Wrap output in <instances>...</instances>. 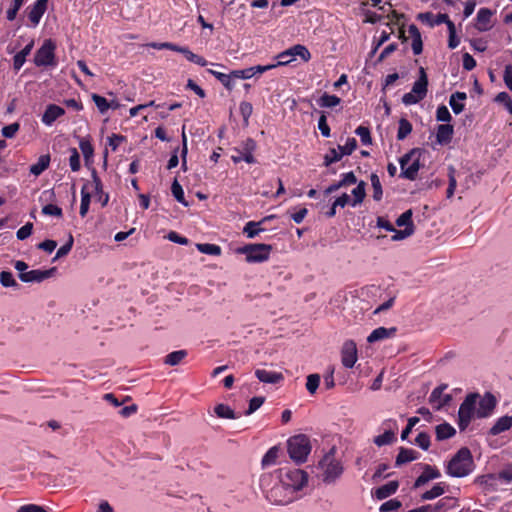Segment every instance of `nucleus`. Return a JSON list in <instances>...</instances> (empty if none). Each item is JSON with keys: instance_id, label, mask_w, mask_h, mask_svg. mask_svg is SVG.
<instances>
[{"instance_id": "nucleus-1", "label": "nucleus", "mask_w": 512, "mask_h": 512, "mask_svg": "<svg viewBox=\"0 0 512 512\" xmlns=\"http://www.w3.org/2000/svg\"><path fill=\"white\" fill-rule=\"evenodd\" d=\"M474 461L470 450L462 447L447 463L446 473L451 477L462 478L474 470Z\"/></svg>"}, {"instance_id": "nucleus-2", "label": "nucleus", "mask_w": 512, "mask_h": 512, "mask_svg": "<svg viewBox=\"0 0 512 512\" xmlns=\"http://www.w3.org/2000/svg\"><path fill=\"white\" fill-rule=\"evenodd\" d=\"M336 448L332 447L319 461L322 471V480L326 484L334 483L343 473L341 462L336 459Z\"/></svg>"}, {"instance_id": "nucleus-3", "label": "nucleus", "mask_w": 512, "mask_h": 512, "mask_svg": "<svg viewBox=\"0 0 512 512\" xmlns=\"http://www.w3.org/2000/svg\"><path fill=\"white\" fill-rule=\"evenodd\" d=\"M287 446L290 458L297 463L305 462L311 451L310 440L304 434L291 437Z\"/></svg>"}, {"instance_id": "nucleus-4", "label": "nucleus", "mask_w": 512, "mask_h": 512, "mask_svg": "<svg viewBox=\"0 0 512 512\" xmlns=\"http://www.w3.org/2000/svg\"><path fill=\"white\" fill-rule=\"evenodd\" d=\"M421 154V149L414 148L400 158L401 177L408 180L416 179L420 169Z\"/></svg>"}, {"instance_id": "nucleus-5", "label": "nucleus", "mask_w": 512, "mask_h": 512, "mask_svg": "<svg viewBox=\"0 0 512 512\" xmlns=\"http://www.w3.org/2000/svg\"><path fill=\"white\" fill-rule=\"evenodd\" d=\"M480 395L478 393L468 394L461 403L458 411V427L460 431L466 430L476 414V405Z\"/></svg>"}, {"instance_id": "nucleus-6", "label": "nucleus", "mask_w": 512, "mask_h": 512, "mask_svg": "<svg viewBox=\"0 0 512 512\" xmlns=\"http://www.w3.org/2000/svg\"><path fill=\"white\" fill-rule=\"evenodd\" d=\"M428 90V78L423 67L419 69V78L414 82L412 90L402 97L405 105H414L426 97Z\"/></svg>"}, {"instance_id": "nucleus-7", "label": "nucleus", "mask_w": 512, "mask_h": 512, "mask_svg": "<svg viewBox=\"0 0 512 512\" xmlns=\"http://www.w3.org/2000/svg\"><path fill=\"white\" fill-rule=\"evenodd\" d=\"M272 246L269 244H248L237 249L239 254L246 256L249 263H261L269 259Z\"/></svg>"}, {"instance_id": "nucleus-8", "label": "nucleus", "mask_w": 512, "mask_h": 512, "mask_svg": "<svg viewBox=\"0 0 512 512\" xmlns=\"http://www.w3.org/2000/svg\"><path fill=\"white\" fill-rule=\"evenodd\" d=\"M56 43L52 39L44 40L42 46L36 51L34 64L37 67L56 66Z\"/></svg>"}, {"instance_id": "nucleus-9", "label": "nucleus", "mask_w": 512, "mask_h": 512, "mask_svg": "<svg viewBox=\"0 0 512 512\" xmlns=\"http://www.w3.org/2000/svg\"><path fill=\"white\" fill-rule=\"evenodd\" d=\"M280 481L293 494L301 490L308 481L307 473L301 469H290L280 476Z\"/></svg>"}, {"instance_id": "nucleus-10", "label": "nucleus", "mask_w": 512, "mask_h": 512, "mask_svg": "<svg viewBox=\"0 0 512 512\" xmlns=\"http://www.w3.org/2000/svg\"><path fill=\"white\" fill-rule=\"evenodd\" d=\"M357 147L355 138H348L345 145H338V148H331L324 156V165L330 166L332 163L338 162L345 155H350Z\"/></svg>"}, {"instance_id": "nucleus-11", "label": "nucleus", "mask_w": 512, "mask_h": 512, "mask_svg": "<svg viewBox=\"0 0 512 512\" xmlns=\"http://www.w3.org/2000/svg\"><path fill=\"white\" fill-rule=\"evenodd\" d=\"M266 498L276 505H286L293 501L292 493L279 480L271 489L266 490Z\"/></svg>"}, {"instance_id": "nucleus-12", "label": "nucleus", "mask_w": 512, "mask_h": 512, "mask_svg": "<svg viewBox=\"0 0 512 512\" xmlns=\"http://www.w3.org/2000/svg\"><path fill=\"white\" fill-rule=\"evenodd\" d=\"M447 388V384H441L433 389L429 396V403L432 405L433 409L438 411L450 404L452 396L450 394H444Z\"/></svg>"}, {"instance_id": "nucleus-13", "label": "nucleus", "mask_w": 512, "mask_h": 512, "mask_svg": "<svg viewBox=\"0 0 512 512\" xmlns=\"http://www.w3.org/2000/svg\"><path fill=\"white\" fill-rule=\"evenodd\" d=\"M56 271V267H52L47 270L35 269L27 271L26 273H19L18 277L25 283H41L44 280L53 277Z\"/></svg>"}, {"instance_id": "nucleus-14", "label": "nucleus", "mask_w": 512, "mask_h": 512, "mask_svg": "<svg viewBox=\"0 0 512 512\" xmlns=\"http://www.w3.org/2000/svg\"><path fill=\"white\" fill-rule=\"evenodd\" d=\"M255 148H256V142L253 139L248 138L244 142L242 150L235 149V151L237 152V155H232L231 160L234 163H239L241 161H245L248 164H253L256 162V159L253 155Z\"/></svg>"}, {"instance_id": "nucleus-15", "label": "nucleus", "mask_w": 512, "mask_h": 512, "mask_svg": "<svg viewBox=\"0 0 512 512\" xmlns=\"http://www.w3.org/2000/svg\"><path fill=\"white\" fill-rule=\"evenodd\" d=\"M357 361V348L352 340L344 342L341 349V362L345 368H352Z\"/></svg>"}, {"instance_id": "nucleus-16", "label": "nucleus", "mask_w": 512, "mask_h": 512, "mask_svg": "<svg viewBox=\"0 0 512 512\" xmlns=\"http://www.w3.org/2000/svg\"><path fill=\"white\" fill-rule=\"evenodd\" d=\"M496 398L491 393H485L483 397H479L476 415L478 418L488 417L496 406Z\"/></svg>"}, {"instance_id": "nucleus-17", "label": "nucleus", "mask_w": 512, "mask_h": 512, "mask_svg": "<svg viewBox=\"0 0 512 512\" xmlns=\"http://www.w3.org/2000/svg\"><path fill=\"white\" fill-rule=\"evenodd\" d=\"M48 0H37L31 7H29L28 18L33 27H36L42 16L47 10Z\"/></svg>"}, {"instance_id": "nucleus-18", "label": "nucleus", "mask_w": 512, "mask_h": 512, "mask_svg": "<svg viewBox=\"0 0 512 512\" xmlns=\"http://www.w3.org/2000/svg\"><path fill=\"white\" fill-rule=\"evenodd\" d=\"M441 476L439 470L436 467L425 464L423 466V472L421 475L415 480L414 488H419L429 482L430 480L437 479Z\"/></svg>"}, {"instance_id": "nucleus-19", "label": "nucleus", "mask_w": 512, "mask_h": 512, "mask_svg": "<svg viewBox=\"0 0 512 512\" xmlns=\"http://www.w3.org/2000/svg\"><path fill=\"white\" fill-rule=\"evenodd\" d=\"M64 114L65 110L62 107L55 104H50L47 106L44 114L42 115V122L47 126H51L56 121V119Z\"/></svg>"}, {"instance_id": "nucleus-20", "label": "nucleus", "mask_w": 512, "mask_h": 512, "mask_svg": "<svg viewBox=\"0 0 512 512\" xmlns=\"http://www.w3.org/2000/svg\"><path fill=\"white\" fill-rule=\"evenodd\" d=\"M493 15V12L488 8H481L479 9L477 13V23L476 28L477 30L481 32L488 31L492 25H491V17Z\"/></svg>"}, {"instance_id": "nucleus-21", "label": "nucleus", "mask_w": 512, "mask_h": 512, "mask_svg": "<svg viewBox=\"0 0 512 512\" xmlns=\"http://www.w3.org/2000/svg\"><path fill=\"white\" fill-rule=\"evenodd\" d=\"M454 128L450 124H440L437 127L436 141L439 145H446L451 142Z\"/></svg>"}, {"instance_id": "nucleus-22", "label": "nucleus", "mask_w": 512, "mask_h": 512, "mask_svg": "<svg viewBox=\"0 0 512 512\" xmlns=\"http://www.w3.org/2000/svg\"><path fill=\"white\" fill-rule=\"evenodd\" d=\"M396 333V328H385V327H378L374 329L370 335L367 337V341L369 343H374L377 341H381L390 337H393Z\"/></svg>"}, {"instance_id": "nucleus-23", "label": "nucleus", "mask_w": 512, "mask_h": 512, "mask_svg": "<svg viewBox=\"0 0 512 512\" xmlns=\"http://www.w3.org/2000/svg\"><path fill=\"white\" fill-rule=\"evenodd\" d=\"M255 375L259 381L263 383L275 384L284 379L283 375L279 372L267 371L264 369H257Z\"/></svg>"}, {"instance_id": "nucleus-24", "label": "nucleus", "mask_w": 512, "mask_h": 512, "mask_svg": "<svg viewBox=\"0 0 512 512\" xmlns=\"http://www.w3.org/2000/svg\"><path fill=\"white\" fill-rule=\"evenodd\" d=\"M398 487H399L398 481H390L389 483L378 487L374 491V496L379 500H383V499L393 495L397 491Z\"/></svg>"}, {"instance_id": "nucleus-25", "label": "nucleus", "mask_w": 512, "mask_h": 512, "mask_svg": "<svg viewBox=\"0 0 512 512\" xmlns=\"http://www.w3.org/2000/svg\"><path fill=\"white\" fill-rule=\"evenodd\" d=\"M417 458H418V452H416L413 449H408V448L401 447L399 449V453H398V455L396 457L395 465L397 467H399V466H401V465H403L405 463L414 461Z\"/></svg>"}, {"instance_id": "nucleus-26", "label": "nucleus", "mask_w": 512, "mask_h": 512, "mask_svg": "<svg viewBox=\"0 0 512 512\" xmlns=\"http://www.w3.org/2000/svg\"><path fill=\"white\" fill-rule=\"evenodd\" d=\"M34 46L33 40L30 41L20 52L13 57V68L18 71L26 61V57L31 53Z\"/></svg>"}, {"instance_id": "nucleus-27", "label": "nucleus", "mask_w": 512, "mask_h": 512, "mask_svg": "<svg viewBox=\"0 0 512 512\" xmlns=\"http://www.w3.org/2000/svg\"><path fill=\"white\" fill-rule=\"evenodd\" d=\"M512 426V417L510 416H502L500 417L495 424L490 428L489 433L493 436L498 435L504 431H507Z\"/></svg>"}, {"instance_id": "nucleus-28", "label": "nucleus", "mask_w": 512, "mask_h": 512, "mask_svg": "<svg viewBox=\"0 0 512 512\" xmlns=\"http://www.w3.org/2000/svg\"><path fill=\"white\" fill-rule=\"evenodd\" d=\"M409 33L412 37V50L414 55L421 54L423 50V43L419 29L417 28L416 25L411 24L409 26Z\"/></svg>"}, {"instance_id": "nucleus-29", "label": "nucleus", "mask_w": 512, "mask_h": 512, "mask_svg": "<svg viewBox=\"0 0 512 512\" xmlns=\"http://www.w3.org/2000/svg\"><path fill=\"white\" fill-rule=\"evenodd\" d=\"M436 439L438 441H443L453 437L456 434V430L449 423H442L436 426L435 428Z\"/></svg>"}, {"instance_id": "nucleus-30", "label": "nucleus", "mask_w": 512, "mask_h": 512, "mask_svg": "<svg viewBox=\"0 0 512 512\" xmlns=\"http://www.w3.org/2000/svg\"><path fill=\"white\" fill-rule=\"evenodd\" d=\"M49 164H50V156L48 154L41 155L38 158L37 163L30 166L29 171L34 176H39L41 173H43L49 167Z\"/></svg>"}, {"instance_id": "nucleus-31", "label": "nucleus", "mask_w": 512, "mask_h": 512, "mask_svg": "<svg viewBox=\"0 0 512 512\" xmlns=\"http://www.w3.org/2000/svg\"><path fill=\"white\" fill-rule=\"evenodd\" d=\"M466 93L455 92L450 96L449 104L455 114H460L464 110V104L459 102L466 99Z\"/></svg>"}, {"instance_id": "nucleus-32", "label": "nucleus", "mask_w": 512, "mask_h": 512, "mask_svg": "<svg viewBox=\"0 0 512 512\" xmlns=\"http://www.w3.org/2000/svg\"><path fill=\"white\" fill-rule=\"evenodd\" d=\"M352 195L353 199L351 201V206L356 207L361 204L366 196V183L364 181H360L352 190Z\"/></svg>"}, {"instance_id": "nucleus-33", "label": "nucleus", "mask_w": 512, "mask_h": 512, "mask_svg": "<svg viewBox=\"0 0 512 512\" xmlns=\"http://www.w3.org/2000/svg\"><path fill=\"white\" fill-rule=\"evenodd\" d=\"M274 216H269V217H266L264 218L262 221L260 222H254V221H250V222H247L246 225L244 226L243 228V232L247 235L248 238H254L256 237L261 231H264L263 228H260V224L268 219H271L273 218Z\"/></svg>"}, {"instance_id": "nucleus-34", "label": "nucleus", "mask_w": 512, "mask_h": 512, "mask_svg": "<svg viewBox=\"0 0 512 512\" xmlns=\"http://www.w3.org/2000/svg\"><path fill=\"white\" fill-rule=\"evenodd\" d=\"M279 452L280 450L277 446L271 447L262 458V466L265 468L276 464Z\"/></svg>"}, {"instance_id": "nucleus-35", "label": "nucleus", "mask_w": 512, "mask_h": 512, "mask_svg": "<svg viewBox=\"0 0 512 512\" xmlns=\"http://www.w3.org/2000/svg\"><path fill=\"white\" fill-rule=\"evenodd\" d=\"M289 52L291 53V56L294 60L297 56L300 57L304 62L309 61L311 58L309 50L304 45H294L293 47L289 48Z\"/></svg>"}, {"instance_id": "nucleus-36", "label": "nucleus", "mask_w": 512, "mask_h": 512, "mask_svg": "<svg viewBox=\"0 0 512 512\" xmlns=\"http://www.w3.org/2000/svg\"><path fill=\"white\" fill-rule=\"evenodd\" d=\"M445 492V485L443 483L435 484L430 490L424 492L421 495L422 500H433Z\"/></svg>"}, {"instance_id": "nucleus-37", "label": "nucleus", "mask_w": 512, "mask_h": 512, "mask_svg": "<svg viewBox=\"0 0 512 512\" xmlns=\"http://www.w3.org/2000/svg\"><path fill=\"white\" fill-rule=\"evenodd\" d=\"M395 436L396 434L392 430H385L383 434L376 436L373 441L378 447H382L393 443L396 439Z\"/></svg>"}, {"instance_id": "nucleus-38", "label": "nucleus", "mask_w": 512, "mask_h": 512, "mask_svg": "<svg viewBox=\"0 0 512 512\" xmlns=\"http://www.w3.org/2000/svg\"><path fill=\"white\" fill-rule=\"evenodd\" d=\"M370 180H371V185L373 188V199L375 201H380L383 196V190H382V185H381L380 179L377 174L372 173L370 176Z\"/></svg>"}, {"instance_id": "nucleus-39", "label": "nucleus", "mask_w": 512, "mask_h": 512, "mask_svg": "<svg viewBox=\"0 0 512 512\" xmlns=\"http://www.w3.org/2000/svg\"><path fill=\"white\" fill-rule=\"evenodd\" d=\"M187 355L185 350H177L169 353L165 358V364L170 366L178 365Z\"/></svg>"}, {"instance_id": "nucleus-40", "label": "nucleus", "mask_w": 512, "mask_h": 512, "mask_svg": "<svg viewBox=\"0 0 512 512\" xmlns=\"http://www.w3.org/2000/svg\"><path fill=\"white\" fill-rule=\"evenodd\" d=\"M412 131V124L405 118L399 120L397 139L404 140Z\"/></svg>"}, {"instance_id": "nucleus-41", "label": "nucleus", "mask_w": 512, "mask_h": 512, "mask_svg": "<svg viewBox=\"0 0 512 512\" xmlns=\"http://www.w3.org/2000/svg\"><path fill=\"white\" fill-rule=\"evenodd\" d=\"M341 102V99L336 96V95H329L327 93H324L319 101H318V104L319 106L321 107H335L337 105H339Z\"/></svg>"}, {"instance_id": "nucleus-42", "label": "nucleus", "mask_w": 512, "mask_h": 512, "mask_svg": "<svg viewBox=\"0 0 512 512\" xmlns=\"http://www.w3.org/2000/svg\"><path fill=\"white\" fill-rule=\"evenodd\" d=\"M171 192L179 203L183 204L186 207L189 205L188 202L185 200L183 188L177 181V179H175L172 183Z\"/></svg>"}, {"instance_id": "nucleus-43", "label": "nucleus", "mask_w": 512, "mask_h": 512, "mask_svg": "<svg viewBox=\"0 0 512 512\" xmlns=\"http://www.w3.org/2000/svg\"><path fill=\"white\" fill-rule=\"evenodd\" d=\"M214 411H215V414L219 418H226V419H235L236 418L234 411L229 406H227L225 404H218L215 407Z\"/></svg>"}, {"instance_id": "nucleus-44", "label": "nucleus", "mask_w": 512, "mask_h": 512, "mask_svg": "<svg viewBox=\"0 0 512 512\" xmlns=\"http://www.w3.org/2000/svg\"><path fill=\"white\" fill-rule=\"evenodd\" d=\"M197 249L204 254L218 256L221 254V248L218 245L210 243L197 244Z\"/></svg>"}, {"instance_id": "nucleus-45", "label": "nucleus", "mask_w": 512, "mask_h": 512, "mask_svg": "<svg viewBox=\"0 0 512 512\" xmlns=\"http://www.w3.org/2000/svg\"><path fill=\"white\" fill-rule=\"evenodd\" d=\"M320 380V375L317 373L307 376L306 389L311 395L316 393L320 384Z\"/></svg>"}, {"instance_id": "nucleus-46", "label": "nucleus", "mask_w": 512, "mask_h": 512, "mask_svg": "<svg viewBox=\"0 0 512 512\" xmlns=\"http://www.w3.org/2000/svg\"><path fill=\"white\" fill-rule=\"evenodd\" d=\"M412 215H413V213H412L411 209L405 211L397 218L396 225L399 227L404 226V228H408V227L415 228L413 221H412Z\"/></svg>"}, {"instance_id": "nucleus-47", "label": "nucleus", "mask_w": 512, "mask_h": 512, "mask_svg": "<svg viewBox=\"0 0 512 512\" xmlns=\"http://www.w3.org/2000/svg\"><path fill=\"white\" fill-rule=\"evenodd\" d=\"M355 133L360 137V140L363 145L372 144V138L368 127L359 126L356 128Z\"/></svg>"}, {"instance_id": "nucleus-48", "label": "nucleus", "mask_w": 512, "mask_h": 512, "mask_svg": "<svg viewBox=\"0 0 512 512\" xmlns=\"http://www.w3.org/2000/svg\"><path fill=\"white\" fill-rule=\"evenodd\" d=\"M70 157H69V165L73 172H77L80 170V155L76 148H70Z\"/></svg>"}, {"instance_id": "nucleus-49", "label": "nucleus", "mask_w": 512, "mask_h": 512, "mask_svg": "<svg viewBox=\"0 0 512 512\" xmlns=\"http://www.w3.org/2000/svg\"><path fill=\"white\" fill-rule=\"evenodd\" d=\"M0 283L4 287H17L18 283L13 277V274L9 271H2L0 273Z\"/></svg>"}, {"instance_id": "nucleus-50", "label": "nucleus", "mask_w": 512, "mask_h": 512, "mask_svg": "<svg viewBox=\"0 0 512 512\" xmlns=\"http://www.w3.org/2000/svg\"><path fill=\"white\" fill-rule=\"evenodd\" d=\"M73 243L74 239L72 235H70L68 241L57 250L55 257L53 258V261H56L57 259L66 256L71 251Z\"/></svg>"}, {"instance_id": "nucleus-51", "label": "nucleus", "mask_w": 512, "mask_h": 512, "mask_svg": "<svg viewBox=\"0 0 512 512\" xmlns=\"http://www.w3.org/2000/svg\"><path fill=\"white\" fill-rule=\"evenodd\" d=\"M90 194L88 192L85 191V187L82 188L81 190V205H80V215L82 217H85L88 210H89V205H90Z\"/></svg>"}, {"instance_id": "nucleus-52", "label": "nucleus", "mask_w": 512, "mask_h": 512, "mask_svg": "<svg viewBox=\"0 0 512 512\" xmlns=\"http://www.w3.org/2000/svg\"><path fill=\"white\" fill-rule=\"evenodd\" d=\"M91 97L101 114H104L109 109V101L105 97L98 94H92Z\"/></svg>"}, {"instance_id": "nucleus-53", "label": "nucleus", "mask_w": 512, "mask_h": 512, "mask_svg": "<svg viewBox=\"0 0 512 512\" xmlns=\"http://www.w3.org/2000/svg\"><path fill=\"white\" fill-rule=\"evenodd\" d=\"M80 150L85 158L86 161H88L94 153V149L92 144L87 139H81L79 143Z\"/></svg>"}, {"instance_id": "nucleus-54", "label": "nucleus", "mask_w": 512, "mask_h": 512, "mask_svg": "<svg viewBox=\"0 0 512 512\" xmlns=\"http://www.w3.org/2000/svg\"><path fill=\"white\" fill-rule=\"evenodd\" d=\"M414 231H415V228H411V227L404 228L403 230L395 229V231H392L394 234L392 235L391 240L392 241L404 240V239L410 237L411 235H413Z\"/></svg>"}, {"instance_id": "nucleus-55", "label": "nucleus", "mask_w": 512, "mask_h": 512, "mask_svg": "<svg viewBox=\"0 0 512 512\" xmlns=\"http://www.w3.org/2000/svg\"><path fill=\"white\" fill-rule=\"evenodd\" d=\"M415 444L423 450H428L430 447V436L426 432H420L415 438Z\"/></svg>"}, {"instance_id": "nucleus-56", "label": "nucleus", "mask_w": 512, "mask_h": 512, "mask_svg": "<svg viewBox=\"0 0 512 512\" xmlns=\"http://www.w3.org/2000/svg\"><path fill=\"white\" fill-rule=\"evenodd\" d=\"M401 507V502L396 499H391L386 502H384L380 508V512H391V511H397Z\"/></svg>"}, {"instance_id": "nucleus-57", "label": "nucleus", "mask_w": 512, "mask_h": 512, "mask_svg": "<svg viewBox=\"0 0 512 512\" xmlns=\"http://www.w3.org/2000/svg\"><path fill=\"white\" fill-rule=\"evenodd\" d=\"M25 0H13L12 6L7 10V19L13 21Z\"/></svg>"}, {"instance_id": "nucleus-58", "label": "nucleus", "mask_w": 512, "mask_h": 512, "mask_svg": "<svg viewBox=\"0 0 512 512\" xmlns=\"http://www.w3.org/2000/svg\"><path fill=\"white\" fill-rule=\"evenodd\" d=\"M436 119L440 122H449L451 120V114L445 105L437 108Z\"/></svg>"}, {"instance_id": "nucleus-59", "label": "nucleus", "mask_w": 512, "mask_h": 512, "mask_svg": "<svg viewBox=\"0 0 512 512\" xmlns=\"http://www.w3.org/2000/svg\"><path fill=\"white\" fill-rule=\"evenodd\" d=\"M42 213L49 216L61 217L62 209L54 204H47L43 206Z\"/></svg>"}, {"instance_id": "nucleus-60", "label": "nucleus", "mask_w": 512, "mask_h": 512, "mask_svg": "<svg viewBox=\"0 0 512 512\" xmlns=\"http://www.w3.org/2000/svg\"><path fill=\"white\" fill-rule=\"evenodd\" d=\"M231 75L234 79H250L254 76V72L251 67L242 70H233Z\"/></svg>"}, {"instance_id": "nucleus-61", "label": "nucleus", "mask_w": 512, "mask_h": 512, "mask_svg": "<svg viewBox=\"0 0 512 512\" xmlns=\"http://www.w3.org/2000/svg\"><path fill=\"white\" fill-rule=\"evenodd\" d=\"M495 100L499 103H503L508 112L512 114V100L506 92H500Z\"/></svg>"}, {"instance_id": "nucleus-62", "label": "nucleus", "mask_w": 512, "mask_h": 512, "mask_svg": "<svg viewBox=\"0 0 512 512\" xmlns=\"http://www.w3.org/2000/svg\"><path fill=\"white\" fill-rule=\"evenodd\" d=\"M33 224L28 222L24 226L18 229L16 236L19 240H24L32 234Z\"/></svg>"}, {"instance_id": "nucleus-63", "label": "nucleus", "mask_w": 512, "mask_h": 512, "mask_svg": "<svg viewBox=\"0 0 512 512\" xmlns=\"http://www.w3.org/2000/svg\"><path fill=\"white\" fill-rule=\"evenodd\" d=\"M263 403H264L263 397H253L249 402V407H248L247 411L245 412V415H251L257 409H259Z\"/></svg>"}, {"instance_id": "nucleus-64", "label": "nucleus", "mask_w": 512, "mask_h": 512, "mask_svg": "<svg viewBox=\"0 0 512 512\" xmlns=\"http://www.w3.org/2000/svg\"><path fill=\"white\" fill-rule=\"evenodd\" d=\"M17 512H47L42 506L36 504H26L18 508Z\"/></svg>"}]
</instances>
